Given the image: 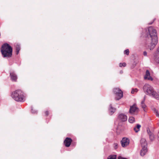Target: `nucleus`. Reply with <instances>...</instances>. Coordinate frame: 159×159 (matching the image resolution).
Instances as JSON below:
<instances>
[{
  "instance_id": "obj_9",
  "label": "nucleus",
  "mask_w": 159,
  "mask_h": 159,
  "mask_svg": "<svg viewBox=\"0 0 159 159\" xmlns=\"http://www.w3.org/2000/svg\"><path fill=\"white\" fill-rule=\"evenodd\" d=\"M118 118L121 121L124 122L127 120V116L124 114L121 113L119 115Z\"/></svg>"
},
{
  "instance_id": "obj_17",
  "label": "nucleus",
  "mask_w": 159,
  "mask_h": 159,
  "mask_svg": "<svg viewBox=\"0 0 159 159\" xmlns=\"http://www.w3.org/2000/svg\"><path fill=\"white\" fill-rule=\"evenodd\" d=\"M141 126L140 125L138 124L137 125L136 127L134 128V129L136 132H138L139 130V129L140 128Z\"/></svg>"
},
{
  "instance_id": "obj_26",
  "label": "nucleus",
  "mask_w": 159,
  "mask_h": 159,
  "mask_svg": "<svg viewBox=\"0 0 159 159\" xmlns=\"http://www.w3.org/2000/svg\"><path fill=\"white\" fill-rule=\"evenodd\" d=\"M138 89H133L131 91V93L132 94L134 93L135 92H137L138 91Z\"/></svg>"
},
{
  "instance_id": "obj_15",
  "label": "nucleus",
  "mask_w": 159,
  "mask_h": 159,
  "mask_svg": "<svg viewBox=\"0 0 159 159\" xmlns=\"http://www.w3.org/2000/svg\"><path fill=\"white\" fill-rule=\"evenodd\" d=\"M116 110V108L112 107L111 104L110 105L109 111V113L111 115H112L115 112Z\"/></svg>"
},
{
  "instance_id": "obj_18",
  "label": "nucleus",
  "mask_w": 159,
  "mask_h": 159,
  "mask_svg": "<svg viewBox=\"0 0 159 159\" xmlns=\"http://www.w3.org/2000/svg\"><path fill=\"white\" fill-rule=\"evenodd\" d=\"M129 121L130 123H133L135 121V118L132 116L129 117Z\"/></svg>"
},
{
  "instance_id": "obj_27",
  "label": "nucleus",
  "mask_w": 159,
  "mask_h": 159,
  "mask_svg": "<svg viewBox=\"0 0 159 159\" xmlns=\"http://www.w3.org/2000/svg\"><path fill=\"white\" fill-rule=\"evenodd\" d=\"M147 132H148V134H149H149L151 133H152L151 132V131H150V129H149V128H147Z\"/></svg>"
},
{
  "instance_id": "obj_28",
  "label": "nucleus",
  "mask_w": 159,
  "mask_h": 159,
  "mask_svg": "<svg viewBox=\"0 0 159 159\" xmlns=\"http://www.w3.org/2000/svg\"><path fill=\"white\" fill-rule=\"evenodd\" d=\"M45 113L46 116H48L49 114V112L48 111H46L45 112Z\"/></svg>"
},
{
  "instance_id": "obj_31",
  "label": "nucleus",
  "mask_w": 159,
  "mask_h": 159,
  "mask_svg": "<svg viewBox=\"0 0 159 159\" xmlns=\"http://www.w3.org/2000/svg\"><path fill=\"white\" fill-rule=\"evenodd\" d=\"M31 111H32V113H35V112H34L33 111V109H32V110H31Z\"/></svg>"
},
{
  "instance_id": "obj_1",
  "label": "nucleus",
  "mask_w": 159,
  "mask_h": 159,
  "mask_svg": "<svg viewBox=\"0 0 159 159\" xmlns=\"http://www.w3.org/2000/svg\"><path fill=\"white\" fill-rule=\"evenodd\" d=\"M144 31L145 32V36L151 40L149 47L150 50H152L157 43V36L156 30L152 26L146 29Z\"/></svg>"
},
{
  "instance_id": "obj_29",
  "label": "nucleus",
  "mask_w": 159,
  "mask_h": 159,
  "mask_svg": "<svg viewBox=\"0 0 159 159\" xmlns=\"http://www.w3.org/2000/svg\"><path fill=\"white\" fill-rule=\"evenodd\" d=\"M147 53L146 51H144L143 52V55L145 56H147Z\"/></svg>"
},
{
  "instance_id": "obj_4",
  "label": "nucleus",
  "mask_w": 159,
  "mask_h": 159,
  "mask_svg": "<svg viewBox=\"0 0 159 159\" xmlns=\"http://www.w3.org/2000/svg\"><path fill=\"white\" fill-rule=\"evenodd\" d=\"M11 96L16 101L23 102L25 100L24 93L20 90H17L13 92Z\"/></svg>"
},
{
  "instance_id": "obj_5",
  "label": "nucleus",
  "mask_w": 159,
  "mask_h": 159,
  "mask_svg": "<svg viewBox=\"0 0 159 159\" xmlns=\"http://www.w3.org/2000/svg\"><path fill=\"white\" fill-rule=\"evenodd\" d=\"M113 92L116 95L115 99L116 100H119L123 96V92L119 88L114 89Z\"/></svg>"
},
{
  "instance_id": "obj_19",
  "label": "nucleus",
  "mask_w": 159,
  "mask_h": 159,
  "mask_svg": "<svg viewBox=\"0 0 159 159\" xmlns=\"http://www.w3.org/2000/svg\"><path fill=\"white\" fill-rule=\"evenodd\" d=\"M116 156L115 155H110L107 157V159H116Z\"/></svg>"
},
{
  "instance_id": "obj_23",
  "label": "nucleus",
  "mask_w": 159,
  "mask_h": 159,
  "mask_svg": "<svg viewBox=\"0 0 159 159\" xmlns=\"http://www.w3.org/2000/svg\"><path fill=\"white\" fill-rule=\"evenodd\" d=\"M113 145L114 148L116 149H117L118 147V144L117 143H114Z\"/></svg>"
},
{
  "instance_id": "obj_24",
  "label": "nucleus",
  "mask_w": 159,
  "mask_h": 159,
  "mask_svg": "<svg viewBox=\"0 0 159 159\" xmlns=\"http://www.w3.org/2000/svg\"><path fill=\"white\" fill-rule=\"evenodd\" d=\"M119 66L120 67H121L122 66L125 67L126 66V64L125 62H124L123 63H120L119 64Z\"/></svg>"
},
{
  "instance_id": "obj_12",
  "label": "nucleus",
  "mask_w": 159,
  "mask_h": 159,
  "mask_svg": "<svg viewBox=\"0 0 159 159\" xmlns=\"http://www.w3.org/2000/svg\"><path fill=\"white\" fill-rule=\"evenodd\" d=\"M150 73L149 71L147 70L146 72V74L144 76V79H148V80H152L153 78L150 76Z\"/></svg>"
},
{
  "instance_id": "obj_21",
  "label": "nucleus",
  "mask_w": 159,
  "mask_h": 159,
  "mask_svg": "<svg viewBox=\"0 0 159 159\" xmlns=\"http://www.w3.org/2000/svg\"><path fill=\"white\" fill-rule=\"evenodd\" d=\"M153 112L157 116L159 117V114L158 112V111L156 110L155 108H154L152 109Z\"/></svg>"
},
{
  "instance_id": "obj_13",
  "label": "nucleus",
  "mask_w": 159,
  "mask_h": 159,
  "mask_svg": "<svg viewBox=\"0 0 159 159\" xmlns=\"http://www.w3.org/2000/svg\"><path fill=\"white\" fill-rule=\"evenodd\" d=\"M140 143L142 148L147 147V143L146 139H145L142 138L140 140Z\"/></svg>"
},
{
  "instance_id": "obj_30",
  "label": "nucleus",
  "mask_w": 159,
  "mask_h": 159,
  "mask_svg": "<svg viewBox=\"0 0 159 159\" xmlns=\"http://www.w3.org/2000/svg\"><path fill=\"white\" fill-rule=\"evenodd\" d=\"M118 159H127L126 158L122 157H118Z\"/></svg>"
},
{
  "instance_id": "obj_6",
  "label": "nucleus",
  "mask_w": 159,
  "mask_h": 159,
  "mask_svg": "<svg viewBox=\"0 0 159 159\" xmlns=\"http://www.w3.org/2000/svg\"><path fill=\"white\" fill-rule=\"evenodd\" d=\"M129 139L126 137L123 138L120 141L121 146L123 148H125L128 146L129 145Z\"/></svg>"
},
{
  "instance_id": "obj_11",
  "label": "nucleus",
  "mask_w": 159,
  "mask_h": 159,
  "mask_svg": "<svg viewBox=\"0 0 159 159\" xmlns=\"http://www.w3.org/2000/svg\"><path fill=\"white\" fill-rule=\"evenodd\" d=\"M154 58L155 61L159 63V47L157 48V51L154 56Z\"/></svg>"
},
{
  "instance_id": "obj_10",
  "label": "nucleus",
  "mask_w": 159,
  "mask_h": 159,
  "mask_svg": "<svg viewBox=\"0 0 159 159\" xmlns=\"http://www.w3.org/2000/svg\"><path fill=\"white\" fill-rule=\"evenodd\" d=\"M11 79L13 81H16L17 77L16 75L14 72H11L10 73Z\"/></svg>"
},
{
  "instance_id": "obj_20",
  "label": "nucleus",
  "mask_w": 159,
  "mask_h": 159,
  "mask_svg": "<svg viewBox=\"0 0 159 159\" xmlns=\"http://www.w3.org/2000/svg\"><path fill=\"white\" fill-rule=\"evenodd\" d=\"M20 46L17 45L16 48V54L17 55L18 54L19 51L20 50Z\"/></svg>"
},
{
  "instance_id": "obj_2",
  "label": "nucleus",
  "mask_w": 159,
  "mask_h": 159,
  "mask_svg": "<svg viewBox=\"0 0 159 159\" xmlns=\"http://www.w3.org/2000/svg\"><path fill=\"white\" fill-rule=\"evenodd\" d=\"M144 92L147 95L152 96L157 100H159V95L155 91L153 88L149 84H145L143 87Z\"/></svg>"
},
{
  "instance_id": "obj_3",
  "label": "nucleus",
  "mask_w": 159,
  "mask_h": 159,
  "mask_svg": "<svg viewBox=\"0 0 159 159\" xmlns=\"http://www.w3.org/2000/svg\"><path fill=\"white\" fill-rule=\"evenodd\" d=\"M2 56L4 57H10L12 55V49L11 47L7 43L3 44L0 49Z\"/></svg>"
},
{
  "instance_id": "obj_7",
  "label": "nucleus",
  "mask_w": 159,
  "mask_h": 159,
  "mask_svg": "<svg viewBox=\"0 0 159 159\" xmlns=\"http://www.w3.org/2000/svg\"><path fill=\"white\" fill-rule=\"evenodd\" d=\"M138 108L136 107L135 104H134L132 106H130L129 110V113L131 114H134L138 112Z\"/></svg>"
},
{
  "instance_id": "obj_16",
  "label": "nucleus",
  "mask_w": 159,
  "mask_h": 159,
  "mask_svg": "<svg viewBox=\"0 0 159 159\" xmlns=\"http://www.w3.org/2000/svg\"><path fill=\"white\" fill-rule=\"evenodd\" d=\"M146 96L144 97L143 99L141 102V106L143 109V110L145 111L146 109V106L144 103V102L145 100Z\"/></svg>"
},
{
  "instance_id": "obj_22",
  "label": "nucleus",
  "mask_w": 159,
  "mask_h": 159,
  "mask_svg": "<svg viewBox=\"0 0 159 159\" xmlns=\"http://www.w3.org/2000/svg\"><path fill=\"white\" fill-rule=\"evenodd\" d=\"M149 135V138H150V139L151 141H153L154 140V134L152 133H151Z\"/></svg>"
},
{
  "instance_id": "obj_32",
  "label": "nucleus",
  "mask_w": 159,
  "mask_h": 159,
  "mask_svg": "<svg viewBox=\"0 0 159 159\" xmlns=\"http://www.w3.org/2000/svg\"><path fill=\"white\" fill-rule=\"evenodd\" d=\"M152 23H153V22H152V23H150L149 24H152Z\"/></svg>"
},
{
  "instance_id": "obj_8",
  "label": "nucleus",
  "mask_w": 159,
  "mask_h": 159,
  "mask_svg": "<svg viewBox=\"0 0 159 159\" xmlns=\"http://www.w3.org/2000/svg\"><path fill=\"white\" fill-rule=\"evenodd\" d=\"M72 141L70 138L67 137L64 141V144L66 147H68L70 146Z\"/></svg>"
},
{
  "instance_id": "obj_25",
  "label": "nucleus",
  "mask_w": 159,
  "mask_h": 159,
  "mask_svg": "<svg viewBox=\"0 0 159 159\" xmlns=\"http://www.w3.org/2000/svg\"><path fill=\"white\" fill-rule=\"evenodd\" d=\"M129 51L128 49H127L124 51V53L127 55H128L129 53Z\"/></svg>"
},
{
  "instance_id": "obj_14",
  "label": "nucleus",
  "mask_w": 159,
  "mask_h": 159,
  "mask_svg": "<svg viewBox=\"0 0 159 159\" xmlns=\"http://www.w3.org/2000/svg\"><path fill=\"white\" fill-rule=\"evenodd\" d=\"M147 152V147H144L142 148V149L140 151V154L142 156H144L145 155L146 152Z\"/></svg>"
}]
</instances>
